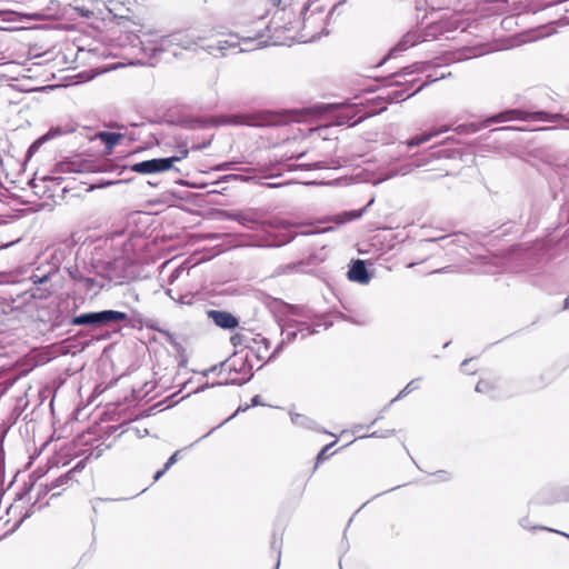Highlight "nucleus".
<instances>
[{"label":"nucleus","mask_w":569,"mask_h":569,"mask_svg":"<svg viewBox=\"0 0 569 569\" xmlns=\"http://www.w3.org/2000/svg\"><path fill=\"white\" fill-rule=\"evenodd\" d=\"M283 28L276 22L267 23L263 18H259L253 22L250 30L229 34L224 40L217 41L216 44L208 46L210 54L220 52L222 56L227 51L240 47L239 52L250 51L254 48L272 42L273 44L281 43L280 32Z\"/></svg>","instance_id":"f257e3e1"},{"label":"nucleus","mask_w":569,"mask_h":569,"mask_svg":"<svg viewBox=\"0 0 569 569\" xmlns=\"http://www.w3.org/2000/svg\"><path fill=\"white\" fill-rule=\"evenodd\" d=\"M546 114L542 113H528L527 111L520 110V109H509L505 110L502 112H499L497 114H493L491 117H488L482 122H470V123H462L453 127L452 124H442L439 127H432L428 131L415 136L411 139L407 141V146L409 148L418 147L425 142L430 141L432 138H436L440 136L441 133L448 132L450 130H453L458 134H471L476 133L482 128L488 127L491 123H501V122H509V121H528L529 119H547Z\"/></svg>","instance_id":"f03ea898"},{"label":"nucleus","mask_w":569,"mask_h":569,"mask_svg":"<svg viewBox=\"0 0 569 569\" xmlns=\"http://www.w3.org/2000/svg\"><path fill=\"white\" fill-rule=\"evenodd\" d=\"M253 363L249 352H238L230 357L224 362H221L219 366H212L206 369L202 373L204 377L209 376L211 372L218 371L219 375L227 373L226 378L221 381L208 383L204 382L199 386L193 392L199 393L209 388H214L218 386L226 385H243L248 382L253 377Z\"/></svg>","instance_id":"7ed1b4c3"},{"label":"nucleus","mask_w":569,"mask_h":569,"mask_svg":"<svg viewBox=\"0 0 569 569\" xmlns=\"http://www.w3.org/2000/svg\"><path fill=\"white\" fill-rule=\"evenodd\" d=\"M202 38L193 31H176L168 36L159 37L150 41V47H143V50L149 52L151 57H156L160 52H170L177 57L179 53L178 48L184 50L193 49Z\"/></svg>","instance_id":"20e7f679"},{"label":"nucleus","mask_w":569,"mask_h":569,"mask_svg":"<svg viewBox=\"0 0 569 569\" xmlns=\"http://www.w3.org/2000/svg\"><path fill=\"white\" fill-rule=\"evenodd\" d=\"M535 250H542L547 259H569V216L563 227L557 228L547 240L538 241Z\"/></svg>","instance_id":"39448f33"},{"label":"nucleus","mask_w":569,"mask_h":569,"mask_svg":"<svg viewBox=\"0 0 569 569\" xmlns=\"http://www.w3.org/2000/svg\"><path fill=\"white\" fill-rule=\"evenodd\" d=\"M427 68H428V64L425 62H415L410 66L403 67L398 72H395L393 74H391L389 77L390 86H407V87L403 90H395V91L389 92L386 96V99L389 102H397L399 100H406V99L410 98L411 96H413L416 92L420 91L422 89L423 84L420 86L412 93L408 92V87L411 86L416 81V79L409 80V79H407V77L412 76L415 73L423 72L427 70Z\"/></svg>","instance_id":"423d86ee"},{"label":"nucleus","mask_w":569,"mask_h":569,"mask_svg":"<svg viewBox=\"0 0 569 569\" xmlns=\"http://www.w3.org/2000/svg\"><path fill=\"white\" fill-rule=\"evenodd\" d=\"M128 319V315L116 310H102L98 312H87L76 316L70 323L73 326H93L101 327L104 325L121 322Z\"/></svg>","instance_id":"0eeeda50"},{"label":"nucleus","mask_w":569,"mask_h":569,"mask_svg":"<svg viewBox=\"0 0 569 569\" xmlns=\"http://www.w3.org/2000/svg\"><path fill=\"white\" fill-rule=\"evenodd\" d=\"M76 131V126L72 122L58 124L51 127L43 136L38 138L29 148V151H37L43 143L58 137L69 134Z\"/></svg>","instance_id":"6e6552de"},{"label":"nucleus","mask_w":569,"mask_h":569,"mask_svg":"<svg viewBox=\"0 0 569 569\" xmlns=\"http://www.w3.org/2000/svg\"><path fill=\"white\" fill-rule=\"evenodd\" d=\"M281 341L277 345L274 350L269 353L268 360L274 359L284 348L287 343L295 341L299 335L296 329V319H287L281 326Z\"/></svg>","instance_id":"1a4fd4ad"},{"label":"nucleus","mask_w":569,"mask_h":569,"mask_svg":"<svg viewBox=\"0 0 569 569\" xmlns=\"http://www.w3.org/2000/svg\"><path fill=\"white\" fill-rule=\"evenodd\" d=\"M169 169H170V160H167L166 158H157V159L141 161V162L134 163L131 167L132 171L138 172V173H143V174L163 172Z\"/></svg>","instance_id":"9d476101"},{"label":"nucleus","mask_w":569,"mask_h":569,"mask_svg":"<svg viewBox=\"0 0 569 569\" xmlns=\"http://www.w3.org/2000/svg\"><path fill=\"white\" fill-rule=\"evenodd\" d=\"M426 37L425 34L419 30H411L408 31L401 40L390 50L389 56L390 57H397L401 52L406 51L407 49L413 47L415 44L425 41Z\"/></svg>","instance_id":"9b49d317"},{"label":"nucleus","mask_w":569,"mask_h":569,"mask_svg":"<svg viewBox=\"0 0 569 569\" xmlns=\"http://www.w3.org/2000/svg\"><path fill=\"white\" fill-rule=\"evenodd\" d=\"M530 154L558 170L565 169L569 171V158L563 159L562 157L549 153L545 149H536Z\"/></svg>","instance_id":"f8f14e48"},{"label":"nucleus","mask_w":569,"mask_h":569,"mask_svg":"<svg viewBox=\"0 0 569 569\" xmlns=\"http://www.w3.org/2000/svg\"><path fill=\"white\" fill-rule=\"evenodd\" d=\"M209 318L214 322L216 326L222 329H233L238 326V319L230 312L221 310L208 311Z\"/></svg>","instance_id":"ddd939ff"},{"label":"nucleus","mask_w":569,"mask_h":569,"mask_svg":"<svg viewBox=\"0 0 569 569\" xmlns=\"http://www.w3.org/2000/svg\"><path fill=\"white\" fill-rule=\"evenodd\" d=\"M253 343L256 347H250V350L248 351L251 359L254 358L257 361L268 362L270 341L267 338L258 335L257 338L253 339Z\"/></svg>","instance_id":"4468645a"},{"label":"nucleus","mask_w":569,"mask_h":569,"mask_svg":"<svg viewBox=\"0 0 569 569\" xmlns=\"http://www.w3.org/2000/svg\"><path fill=\"white\" fill-rule=\"evenodd\" d=\"M348 278L351 281L366 284L370 280L367 267L362 260H356L348 271Z\"/></svg>","instance_id":"2eb2a0df"},{"label":"nucleus","mask_w":569,"mask_h":569,"mask_svg":"<svg viewBox=\"0 0 569 569\" xmlns=\"http://www.w3.org/2000/svg\"><path fill=\"white\" fill-rule=\"evenodd\" d=\"M312 4H309L303 12V29H312L318 22L322 23L325 21L326 16H323V10L318 7L311 9Z\"/></svg>","instance_id":"dca6fc26"},{"label":"nucleus","mask_w":569,"mask_h":569,"mask_svg":"<svg viewBox=\"0 0 569 569\" xmlns=\"http://www.w3.org/2000/svg\"><path fill=\"white\" fill-rule=\"evenodd\" d=\"M323 326L328 328V323H321L320 320L309 322L307 320H296V329L301 339L319 332V328Z\"/></svg>","instance_id":"f3484780"},{"label":"nucleus","mask_w":569,"mask_h":569,"mask_svg":"<svg viewBox=\"0 0 569 569\" xmlns=\"http://www.w3.org/2000/svg\"><path fill=\"white\" fill-rule=\"evenodd\" d=\"M57 173H70L84 171L83 164L79 161H61L56 164Z\"/></svg>","instance_id":"a211bd4d"},{"label":"nucleus","mask_w":569,"mask_h":569,"mask_svg":"<svg viewBox=\"0 0 569 569\" xmlns=\"http://www.w3.org/2000/svg\"><path fill=\"white\" fill-rule=\"evenodd\" d=\"M563 110H565V113H549L546 111H536L535 113L546 114L547 119H529L528 121H541V122L556 123L560 120H563V121L569 122V108L565 107Z\"/></svg>","instance_id":"6ab92c4d"},{"label":"nucleus","mask_w":569,"mask_h":569,"mask_svg":"<svg viewBox=\"0 0 569 569\" xmlns=\"http://www.w3.org/2000/svg\"><path fill=\"white\" fill-rule=\"evenodd\" d=\"M97 138L104 143L108 150H111L120 141L122 134L117 132L101 131L97 133Z\"/></svg>","instance_id":"aec40b11"},{"label":"nucleus","mask_w":569,"mask_h":569,"mask_svg":"<svg viewBox=\"0 0 569 569\" xmlns=\"http://www.w3.org/2000/svg\"><path fill=\"white\" fill-rule=\"evenodd\" d=\"M290 418L292 423L296 426L308 429H312L315 427V421L301 413H291Z\"/></svg>","instance_id":"412c9836"},{"label":"nucleus","mask_w":569,"mask_h":569,"mask_svg":"<svg viewBox=\"0 0 569 569\" xmlns=\"http://www.w3.org/2000/svg\"><path fill=\"white\" fill-rule=\"evenodd\" d=\"M212 123L214 126H224V124H240V117L238 116H220L212 119Z\"/></svg>","instance_id":"4be33fe9"},{"label":"nucleus","mask_w":569,"mask_h":569,"mask_svg":"<svg viewBox=\"0 0 569 569\" xmlns=\"http://www.w3.org/2000/svg\"><path fill=\"white\" fill-rule=\"evenodd\" d=\"M189 154V148L186 143H181L178 146L177 153L172 157L166 158L167 160H170V169L173 167L174 162L181 161L182 159L187 158Z\"/></svg>","instance_id":"5701e85b"},{"label":"nucleus","mask_w":569,"mask_h":569,"mask_svg":"<svg viewBox=\"0 0 569 569\" xmlns=\"http://www.w3.org/2000/svg\"><path fill=\"white\" fill-rule=\"evenodd\" d=\"M71 472H67L62 476H60L59 478H57L54 481H52L50 485H47V490L46 491H52L61 486H64V485H68L69 481L71 480Z\"/></svg>","instance_id":"b1692460"},{"label":"nucleus","mask_w":569,"mask_h":569,"mask_svg":"<svg viewBox=\"0 0 569 569\" xmlns=\"http://www.w3.org/2000/svg\"><path fill=\"white\" fill-rule=\"evenodd\" d=\"M362 117H359L357 120L350 123L351 118L349 117V109H343V111L338 116V124L349 123L350 126L357 124Z\"/></svg>","instance_id":"393cba45"},{"label":"nucleus","mask_w":569,"mask_h":569,"mask_svg":"<svg viewBox=\"0 0 569 569\" xmlns=\"http://www.w3.org/2000/svg\"><path fill=\"white\" fill-rule=\"evenodd\" d=\"M416 380H411L399 393L396 398L391 400L390 403H393L395 401L399 400L400 398L405 397L412 390L417 389Z\"/></svg>","instance_id":"a878e982"},{"label":"nucleus","mask_w":569,"mask_h":569,"mask_svg":"<svg viewBox=\"0 0 569 569\" xmlns=\"http://www.w3.org/2000/svg\"><path fill=\"white\" fill-rule=\"evenodd\" d=\"M189 269L187 267H184V264H180L179 267H177L172 272L171 274L169 276V282L170 283H173L177 279L180 278V276L184 272H188Z\"/></svg>","instance_id":"bb28decb"},{"label":"nucleus","mask_w":569,"mask_h":569,"mask_svg":"<svg viewBox=\"0 0 569 569\" xmlns=\"http://www.w3.org/2000/svg\"><path fill=\"white\" fill-rule=\"evenodd\" d=\"M331 230L330 227H320V226H309L307 229L302 230L301 233L303 234H315V233H321Z\"/></svg>","instance_id":"cd10ccee"},{"label":"nucleus","mask_w":569,"mask_h":569,"mask_svg":"<svg viewBox=\"0 0 569 569\" xmlns=\"http://www.w3.org/2000/svg\"><path fill=\"white\" fill-rule=\"evenodd\" d=\"M519 523L525 529H540V530H548V531H552L553 530V529H550V528H547V527H543V526H541V527H531L528 517L521 518Z\"/></svg>","instance_id":"c85d7f7f"},{"label":"nucleus","mask_w":569,"mask_h":569,"mask_svg":"<svg viewBox=\"0 0 569 569\" xmlns=\"http://www.w3.org/2000/svg\"><path fill=\"white\" fill-rule=\"evenodd\" d=\"M332 446H333V443H330V445H327L326 447H323V448L321 449V451H320V452L318 453V456H317V461H318V462H321V461H323V460L328 459V457H329L328 451L330 450V448H331Z\"/></svg>","instance_id":"c756f323"},{"label":"nucleus","mask_w":569,"mask_h":569,"mask_svg":"<svg viewBox=\"0 0 569 569\" xmlns=\"http://www.w3.org/2000/svg\"><path fill=\"white\" fill-rule=\"evenodd\" d=\"M328 33H329V31L326 28H322L321 31L315 32V33L308 36V38L303 39L302 41L303 42L315 41V40L319 39L322 34H328Z\"/></svg>","instance_id":"7c9ffc66"},{"label":"nucleus","mask_w":569,"mask_h":569,"mask_svg":"<svg viewBox=\"0 0 569 569\" xmlns=\"http://www.w3.org/2000/svg\"><path fill=\"white\" fill-rule=\"evenodd\" d=\"M228 218H238V221L242 224H247L249 222H254L253 216H227Z\"/></svg>","instance_id":"2f4dec72"},{"label":"nucleus","mask_w":569,"mask_h":569,"mask_svg":"<svg viewBox=\"0 0 569 569\" xmlns=\"http://www.w3.org/2000/svg\"><path fill=\"white\" fill-rule=\"evenodd\" d=\"M192 300H193V295L192 293H186V295H181L179 297L178 302L180 305H191Z\"/></svg>","instance_id":"473e14b6"},{"label":"nucleus","mask_w":569,"mask_h":569,"mask_svg":"<svg viewBox=\"0 0 569 569\" xmlns=\"http://www.w3.org/2000/svg\"><path fill=\"white\" fill-rule=\"evenodd\" d=\"M179 451H176L173 455L169 457L167 462L164 463V470H169L171 466H173L178 460Z\"/></svg>","instance_id":"72a5a7b5"},{"label":"nucleus","mask_w":569,"mask_h":569,"mask_svg":"<svg viewBox=\"0 0 569 569\" xmlns=\"http://www.w3.org/2000/svg\"><path fill=\"white\" fill-rule=\"evenodd\" d=\"M300 167L306 169V170H316V169L325 168V166H322V163L319 162V161H316V162H312V163H309V164H300Z\"/></svg>","instance_id":"f704fd0d"},{"label":"nucleus","mask_w":569,"mask_h":569,"mask_svg":"<svg viewBox=\"0 0 569 569\" xmlns=\"http://www.w3.org/2000/svg\"><path fill=\"white\" fill-rule=\"evenodd\" d=\"M210 143H211V141H210V140H208V141L203 142V143H201V144H200V143H193V144H191V147H188V148H189V151H190V150H192V151H198V150H202V149H204V148L209 147V146H210Z\"/></svg>","instance_id":"c9c22d12"},{"label":"nucleus","mask_w":569,"mask_h":569,"mask_svg":"<svg viewBox=\"0 0 569 569\" xmlns=\"http://www.w3.org/2000/svg\"><path fill=\"white\" fill-rule=\"evenodd\" d=\"M489 390V383L485 380H480L476 386L477 392H487Z\"/></svg>","instance_id":"e433bc0d"},{"label":"nucleus","mask_w":569,"mask_h":569,"mask_svg":"<svg viewBox=\"0 0 569 569\" xmlns=\"http://www.w3.org/2000/svg\"><path fill=\"white\" fill-rule=\"evenodd\" d=\"M495 3H497V9L500 11V12H505L507 11V7H508V0H495Z\"/></svg>","instance_id":"4c0bfd02"},{"label":"nucleus","mask_w":569,"mask_h":569,"mask_svg":"<svg viewBox=\"0 0 569 569\" xmlns=\"http://www.w3.org/2000/svg\"><path fill=\"white\" fill-rule=\"evenodd\" d=\"M237 412H234L233 415H231L230 417H228L226 420H223L221 423H219L217 427H213L207 435H204L202 438L211 435L214 430H217L218 428H220L221 426H223L226 422H228L229 420H231L234 416H236Z\"/></svg>","instance_id":"58836bf2"},{"label":"nucleus","mask_w":569,"mask_h":569,"mask_svg":"<svg viewBox=\"0 0 569 569\" xmlns=\"http://www.w3.org/2000/svg\"><path fill=\"white\" fill-rule=\"evenodd\" d=\"M436 477H437L439 480H441V481H446V480H448V479H449L448 472H446V471H438V472L436 473Z\"/></svg>","instance_id":"ea45409f"},{"label":"nucleus","mask_w":569,"mask_h":569,"mask_svg":"<svg viewBox=\"0 0 569 569\" xmlns=\"http://www.w3.org/2000/svg\"><path fill=\"white\" fill-rule=\"evenodd\" d=\"M499 130H522V129L521 128H517V127L507 126V127H501V128L493 129L492 131H499Z\"/></svg>","instance_id":"a19ab883"},{"label":"nucleus","mask_w":569,"mask_h":569,"mask_svg":"<svg viewBox=\"0 0 569 569\" xmlns=\"http://www.w3.org/2000/svg\"><path fill=\"white\" fill-rule=\"evenodd\" d=\"M166 472L167 470H164V468L157 471L156 475L153 476L154 481L159 480Z\"/></svg>","instance_id":"79ce46f5"},{"label":"nucleus","mask_w":569,"mask_h":569,"mask_svg":"<svg viewBox=\"0 0 569 569\" xmlns=\"http://www.w3.org/2000/svg\"><path fill=\"white\" fill-rule=\"evenodd\" d=\"M392 435H395V430L393 429L386 430L385 432L380 433L379 438H387V437L392 436Z\"/></svg>","instance_id":"37998d69"},{"label":"nucleus","mask_w":569,"mask_h":569,"mask_svg":"<svg viewBox=\"0 0 569 569\" xmlns=\"http://www.w3.org/2000/svg\"><path fill=\"white\" fill-rule=\"evenodd\" d=\"M367 208H362V209H359V210H350V211H343L342 213H350V214H353V213H363V211L366 210Z\"/></svg>","instance_id":"c03bdc74"},{"label":"nucleus","mask_w":569,"mask_h":569,"mask_svg":"<svg viewBox=\"0 0 569 569\" xmlns=\"http://www.w3.org/2000/svg\"><path fill=\"white\" fill-rule=\"evenodd\" d=\"M251 405H252V406H258V405H260V397H259V396H254V397L251 399Z\"/></svg>","instance_id":"a18cd8bd"},{"label":"nucleus","mask_w":569,"mask_h":569,"mask_svg":"<svg viewBox=\"0 0 569 569\" xmlns=\"http://www.w3.org/2000/svg\"><path fill=\"white\" fill-rule=\"evenodd\" d=\"M209 213H217V214H220V213H228V212H227V211H224V210L212 209Z\"/></svg>","instance_id":"49530a36"},{"label":"nucleus","mask_w":569,"mask_h":569,"mask_svg":"<svg viewBox=\"0 0 569 569\" xmlns=\"http://www.w3.org/2000/svg\"><path fill=\"white\" fill-rule=\"evenodd\" d=\"M380 433L378 431H375L372 433H370L368 437H375V438H379ZM366 436H360L359 438H365Z\"/></svg>","instance_id":"de8ad7c7"},{"label":"nucleus","mask_w":569,"mask_h":569,"mask_svg":"<svg viewBox=\"0 0 569 569\" xmlns=\"http://www.w3.org/2000/svg\"><path fill=\"white\" fill-rule=\"evenodd\" d=\"M337 7H339V3H336V6L331 9V11L328 14H326V18H329L333 13V11L336 10Z\"/></svg>","instance_id":"09e8293b"},{"label":"nucleus","mask_w":569,"mask_h":569,"mask_svg":"<svg viewBox=\"0 0 569 569\" xmlns=\"http://www.w3.org/2000/svg\"><path fill=\"white\" fill-rule=\"evenodd\" d=\"M552 531L557 532V533H559V535H561V536H563V537L569 539V535L568 533H565V532H561V531H558V530H552Z\"/></svg>","instance_id":"8fccbe9b"},{"label":"nucleus","mask_w":569,"mask_h":569,"mask_svg":"<svg viewBox=\"0 0 569 569\" xmlns=\"http://www.w3.org/2000/svg\"><path fill=\"white\" fill-rule=\"evenodd\" d=\"M277 553H278V560H277V568L280 566V550L279 548H277Z\"/></svg>","instance_id":"3c124183"},{"label":"nucleus","mask_w":569,"mask_h":569,"mask_svg":"<svg viewBox=\"0 0 569 569\" xmlns=\"http://www.w3.org/2000/svg\"><path fill=\"white\" fill-rule=\"evenodd\" d=\"M565 309H569V296L565 299Z\"/></svg>","instance_id":"603ef678"},{"label":"nucleus","mask_w":569,"mask_h":569,"mask_svg":"<svg viewBox=\"0 0 569 569\" xmlns=\"http://www.w3.org/2000/svg\"><path fill=\"white\" fill-rule=\"evenodd\" d=\"M305 154H306L305 152H300L295 158L299 160V159H302L305 157Z\"/></svg>","instance_id":"864d4df0"},{"label":"nucleus","mask_w":569,"mask_h":569,"mask_svg":"<svg viewBox=\"0 0 569 569\" xmlns=\"http://www.w3.org/2000/svg\"><path fill=\"white\" fill-rule=\"evenodd\" d=\"M352 321H353L355 323H358V325H365V323H366V321H365V320H361V321H359V320H352Z\"/></svg>","instance_id":"5fc2aeb1"},{"label":"nucleus","mask_w":569,"mask_h":569,"mask_svg":"<svg viewBox=\"0 0 569 569\" xmlns=\"http://www.w3.org/2000/svg\"><path fill=\"white\" fill-rule=\"evenodd\" d=\"M362 427L361 426H356L355 427V432H358Z\"/></svg>","instance_id":"6e6d98bb"},{"label":"nucleus","mask_w":569,"mask_h":569,"mask_svg":"<svg viewBox=\"0 0 569 569\" xmlns=\"http://www.w3.org/2000/svg\"><path fill=\"white\" fill-rule=\"evenodd\" d=\"M132 213L140 214V213H144V212H143V211H140V210H137V211H133Z\"/></svg>","instance_id":"4d7b16f0"},{"label":"nucleus","mask_w":569,"mask_h":569,"mask_svg":"<svg viewBox=\"0 0 569 569\" xmlns=\"http://www.w3.org/2000/svg\"><path fill=\"white\" fill-rule=\"evenodd\" d=\"M467 363H468V360H463V362L461 363V367L467 366Z\"/></svg>","instance_id":"13d9d810"},{"label":"nucleus","mask_w":569,"mask_h":569,"mask_svg":"<svg viewBox=\"0 0 569 569\" xmlns=\"http://www.w3.org/2000/svg\"><path fill=\"white\" fill-rule=\"evenodd\" d=\"M381 417H378L376 419H373L372 423L371 425H375L377 422L378 419H380Z\"/></svg>","instance_id":"bf43d9fd"}]
</instances>
